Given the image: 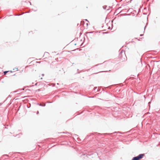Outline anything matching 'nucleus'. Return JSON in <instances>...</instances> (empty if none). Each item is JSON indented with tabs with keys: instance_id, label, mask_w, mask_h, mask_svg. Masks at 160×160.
Wrapping results in <instances>:
<instances>
[{
	"instance_id": "nucleus-2",
	"label": "nucleus",
	"mask_w": 160,
	"mask_h": 160,
	"mask_svg": "<svg viewBox=\"0 0 160 160\" xmlns=\"http://www.w3.org/2000/svg\"><path fill=\"white\" fill-rule=\"evenodd\" d=\"M38 104L39 106H45V105H46L45 103H43V104L40 103V104Z\"/></svg>"
},
{
	"instance_id": "nucleus-10",
	"label": "nucleus",
	"mask_w": 160,
	"mask_h": 160,
	"mask_svg": "<svg viewBox=\"0 0 160 160\" xmlns=\"http://www.w3.org/2000/svg\"><path fill=\"white\" fill-rule=\"evenodd\" d=\"M35 85H37V83H36L35 84Z\"/></svg>"
},
{
	"instance_id": "nucleus-6",
	"label": "nucleus",
	"mask_w": 160,
	"mask_h": 160,
	"mask_svg": "<svg viewBox=\"0 0 160 160\" xmlns=\"http://www.w3.org/2000/svg\"><path fill=\"white\" fill-rule=\"evenodd\" d=\"M97 88L96 87L94 88V90L95 91L96 89H97Z\"/></svg>"
},
{
	"instance_id": "nucleus-14",
	"label": "nucleus",
	"mask_w": 160,
	"mask_h": 160,
	"mask_svg": "<svg viewBox=\"0 0 160 160\" xmlns=\"http://www.w3.org/2000/svg\"><path fill=\"white\" fill-rule=\"evenodd\" d=\"M87 25H88V23H87Z\"/></svg>"
},
{
	"instance_id": "nucleus-3",
	"label": "nucleus",
	"mask_w": 160,
	"mask_h": 160,
	"mask_svg": "<svg viewBox=\"0 0 160 160\" xmlns=\"http://www.w3.org/2000/svg\"><path fill=\"white\" fill-rule=\"evenodd\" d=\"M112 134V133H106L103 134L102 135V136H103V135H106V134H109H109Z\"/></svg>"
},
{
	"instance_id": "nucleus-9",
	"label": "nucleus",
	"mask_w": 160,
	"mask_h": 160,
	"mask_svg": "<svg viewBox=\"0 0 160 160\" xmlns=\"http://www.w3.org/2000/svg\"><path fill=\"white\" fill-rule=\"evenodd\" d=\"M99 90H98V89L97 91H99Z\"/></svg>"
},
{
	"instance_id": "nucleus-12",
	"label": "nucleus",
	"mask_w": 160,
	"mask_h": 160,
	"mask_svg": "<svg viewBox=\"0 0 160 160\" xmlns=\"http://www.w3.org/2000/svg\"><path fill=\"white\" fill-rule=\"evenodd\" d=\"M146 26L145 27L144 29H145V28H146Z\"/></svg>"
},
{
	"instance_id": "nucleus-1",
	"label": "nucleus",
	"mask_w": 160,
	"mask_h": 160,
	"mask_svg": "<svg viewBox=\"0 0 160 160\" xmlns=\"http://www.w3.org/2000/svg\"><path fill=\"white\" fill-rule=\"evenodd\" d=\"M144 155V154H140L137 156L133 157L132 160H139L143 158Z\"/></svg>"
},
{
	"instance_id": "nucleus-7",
	"label": "nucleus",
	"mask_w": 160,
	"mask_h": 160,
	"mask_svg": "<svg viewBox=\"0 0 160 160\" xmlns=\"http://www.w3.org/2000/svg\"><path fill=\"white\" fill-rule=\"evenodd\" d=\"M38 113H39V112L38 111L37 112V114H38Z\"/></svg>"
},
{
	"instance_id": "nucleus-8",
	"label": "nucleus",
	"mask_w": 160,
	"mask_h": 160,
	"mask_svg": "<svg viewBox=\"0 0 160 160\" xmlns=\"http://www.w3.org/2000/svg\"><path fill=\"white\" fill-rule=\"evenodd\" d=\"M44 74H42V76H44Z\"/></svg>"
},
{
	"instance_id": "nucleus-4",
	"label": "nucleus",
	"mask_w": 160,
	"mask_h": 160,
	"mask_svg": "<svg viewBox=\"0 0 160 160\" xmlns=\"http://www.w3.org/2000/svg\"><path fill=\"white\" fill-rule=\"evenodd\" d=\"M121 133L122 134V133L120 132H114L113 133Z\"/></svg>"
},
{
	"instance_id": "nucleus-11",
	"label": "nucleus",
	"mask_w": 160,
	"mask_h": 160,
	"mask_svg": "<svg viewBox=\"0 0 160 160\" xmlns=\"http://www.w3.org/2000/svg\"><path fill=\"white\" fill-rule=\"evenodd\" d=\"M103 8H104V9H106V8H104V7H103Z\"/></svg>"
},
{
	"instance_id": "nucleus-5",
	"label": "nucleus",
	"mask_w": 160,
	"mask_h": 160,
	"mask_svg": "<svg viewBox=\"0 0 160 160\" xmlns=\"http://www.w3.org/2000/svg\"><path fill=\"white\" fill-rule=\"evenodd\" d=\"M8 71H5L4 72V75L6 74L8 72Z\"/></svg>"
},
{
	"instance_id": "nucleus-13",
	"label": "nucleus",
	"mask_w": 160,
	"mask_h": 160,
	"mask_svg": "<svg viewBox=\"0 0 160 160\" xmlns=\"http://www.w3.org/2000/svg\"><path fill=\"white\" fill-rule=\"evenodd\" d=\"M140 36H142V35L141 34V35H140Z\"/></svg>"
}]
</instances>
